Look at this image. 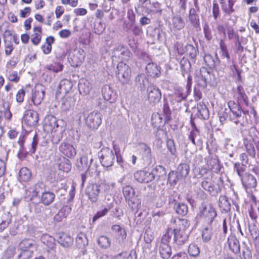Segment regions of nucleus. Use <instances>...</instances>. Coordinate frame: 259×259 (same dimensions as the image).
I'll list each match as a JSON object with an SVG mask.
<instances>
[{
    "label": "nucleus",
    "mask_w": 259,
    "mask_h": 259,
    "mask_svg": "<svg viewBox=\"0 0 259 259\" xmlns=\"http://www.w3.org/2000/svg\"><path fill=\"white\" fill-rule=\"evenodd\" d=\"M129 206L133 211H138L141 204V201L136 196H134L126 200Z\"/></svg>",
    "instance_id": "obj_39"
},
{
    "label": "nucleus",
    "mask_w": 259,
    "mask_h": 259,
    "mask_svg": "<svg viewBox=\"0 0 259 259\" xmlns=\"http://www.w3.org/2000/svg\"><path fill=\"white\" fill-rule=\"evenodd\" d=\"M140 58L142 61L141 63L145 64L146 65H151L153 64L150 56L145 52L141 53Z\"/></svg>",
    "instance_id": "obj_56"
},
{
    "label": "nucleus",
    "mask_w": 259,
    "mask_h": 259,
    "mask_svg": "<svg viewBox=\"0 0 259 259\" xmlns=\"http://www.w3.org/2000/svg\"><path fill=\"white\" fill-rule=\"evenodd\" d=\"M3 221L0 223V232L6 228L11 223V220L9 217V213H4L3 216Z\"/></svg>",
    "instance_id": "obj_50"
},
{
    "label": "nucleus",
    "mask_w": 259,
    "mask_h": 259,
    "mask_svg": "<svg viewBox=\"0 0 259 259\" xmlns=\"http://www.w3.org/2000/svg\"><path fill=\"white\" fill-rule=\"evenodd\" d=\"M104 99L110 103L114 102L116 100V94L109 86H105L102 89Z\"/></svg>",
    "instance_id": "obj_18"
},
{
    "label": "nucleus",
    "mask_w": 259,
    "mask_h": 259,
    "mask_svg": "<svg viewBox=\"0 0 259 259\" xmlns=\"http://www.w3.org/2000/svg\"><path fill=\"white\" fill-rule=\"evenodd\" d=\"M219 205L222 212H226L231 209V204L225 196L220 197Z\"/></svg>",
    "instance_id": "obj_28"
},
{
    "label": "nucleus",
    "mask_w": 259,
    "mask_h": 259,
    "mask_svg": "<svg viewBox=\"0 0 259 259\" xmlns=\"http://www.w3.org/2000/svg\"><path fill=\"white\" fill-rule=\"evenodd\" d=\"M219 46L221 49L222 56L226 58L228 60H229L230 59V55L229 54L227 45L226 44L224 39H220L219 41Z\"/></svg>",
    "instance_id": "obj_44"
},
{
    "label": "nucleus",
    "mask_w": 259,
    "mask_h": 259,
    "mask_svg": "<svg viewBox=\"0 0 259 259\" xmlns=\"http://www.w3.org/2000/svg\"><path fill=\"white\" fill-rule=\"evenodd\" d=\"M185 53L186 57H189L192 61V63H195V59L198 52V49L193 45L187 44L185 46Z\"/></svg>",
    "instance_id": "obj_23"
},
{
    "label": "nucleus",
    "mask_w": 259,
    "mask_h": 259,
    "mask_svg": "<svg viewBox=\"0 0 259 259\" xmlns=\"http://www.w3.org/2000/svg\"><path fill=\"white\" fill-rule=\"evenodd\" d=\"M92 89V84L90 82L85 78H81L78 83V90L80 94L87 95Z\"/></svg>",
    "instance_id": "obj_19"
},
{
    "label": "nucleus",
    "mask_w": 259,
    "mask_h": 259,
    "mask_svg": "<svg viewBox=\"0 0 259 259\" xmlns=\"http://www.w3.org/2000/svg\"><path fill=\"white\" fill-rule=\"evenodd\" d=\"M31 177V173L26 167H22L19 172V180L21 182H27Z\"/></svg>",
    "instance_id": "obj_35"
},
{
    "label": "nucleus",
    "mask_w": 259,
    "mask_h": 259,
    "mask_svg": "<svg viewBox=\"0 0 259 259\" xmlns=\"http://www.w3.org/2000/svg\"><path fill=\"white\" fill-rule=\"evenodd\" d=\"M197 116L199 118L206 120L209 116V113L208 108L203 102H199L197 105Z\"/></svg>",
    "instance_id": "obj_22"
},
{
    "label": "nucleus",
    "mask_w": 259,
    "mask_h": 259,
    "mask_svg": "<svg viewBox=\"0 0 259 259\" xmlns=\"http://www.w3.org/2000/svg\"><path fill=\"white\" fill-rule=\"evenodd\" d=\"M190 167L187 163H181L179 165L177 172L182 178H186L189 174Z\"/></svg>",
    "instance_id": "obj_33"
},
{
    "label": "nucleus",
    "mask_w": 259,
    "mask_h": 259,
    "mask_svg": "<svg viewBox=\"0 0 259 259\" xmlns=\"http://www.w3.org/2000/svg\"><path fill=\"white\" fill-rule=\"evenodd\" d=\"M208 166L209 168L214 172L218 173L220 171L221 167L217 159H210L208 161Z\"/></svg>",
    "instance_id": "obj_42"
},
{
    "label": "nucleus",
    "mask_w": 259,
    "mask_h": 259,
    "mask_svg": "<svg viewBox=\"0 0 259 259\" xmlns=\"http://www.w3.org/2000/svg\"><path fill=\"white\" fill-rule=\"evenodd\" d=\"M41 241L50 249H53L55 246V239L48 234L43 235L41 237Z\"/></svg>",
    "instance_id": "obj_30"
},
{
    "label": "nucleus",
    "mask_w": 259,
    "mask_h": 259,
    "mask_svg": "<svg viewBox=\"0 0 259 259\" xmlns=\"http://www.w3.org/2000/svg\"><path fill=\"white\" fill-rule=\"evenodd\" d=\"M139 148L142 154L143 159L148 161H151V150L150 148L147 144L143 143L139 144Z\"/></svg>",
    "instance_id": "obj_24"
},
{
    "label": "nucleus",
    "mask_w": 259,
    "mask_h": 259,
    "mask_svg": "<svg viewBox=\"0 0 259 259\" xmlns=\"http://www.w3.org/2000/svg\"><path fill=\"white\" fill-rule=\"evenodd\" d=\"M101 115L98 112L90 113L85 119V123L91 128L96 129L101 123Z\"/></svg>",
    "instance_id": "obj_7"
},
{
    "label": "nucleus",
    "mask_w": 259,
    "mask_h": 259,
    "mask_svg": "<svg viewBox=\"0 0 259 259\" xmlns=\"http://www.w3.org/2000/svg\"><path fill=\"white\" fill-rule=\"evenodd\" d=\"M188 251L190 255L192 256H198L200 254V249L197 245L192 243L188 247Z\"/></svg>",
    "instance_id": "obj_51"
},
{
    "label": "nucleus",
    "mask_w": 259,
    "mask_h": 259,
    "mask_svg": "<svg viewBox=\"0 0 259 259\" xmlns=\"http://www.w3.org/2000/svg\"><path fill=\"white\" fill-rule=\"evenodd\" d=\"M199 217L205 225H210L217 216L214 208L210 204L202 205L200 208Z\"/></svg>",
    "instance_id": "obj_2"
},
{
    "label": "nucleus",
    "mask_w": 259,
    "mask_h": 259,
    "mask_svg": "<svg viewBox=\"0 0 259 259\" xmlns=\"http://www.w3.org/2000/svg\"><path fill=\"white\" fill-rule=\"evenodd\" d=\"M76 154L74 148L70 145H66V156L71 158Z\"/></svg>",
    "instance_id": "obj_58"
},
{
    "label": "nucleus",
    "mask_w": 259,
    "mask_h": 259,
    "mask_svg": "<svg viewBox=\"0 0 259 259\" xmlns=\"http://www.w3.org/2000/svg\"><path fill=\"white\" fill-rule=\"evenodd\" d=\"M212 15L214 20H217L220 16V11L218 4L213 2L212 9Z\"/></svg>",
    "instance_id": "obj_59"
},
{
    "label": "nucleus",
    "mask_w": 259,
    "mask_h": 259,
    "mask_svg": "<svg viewBox=\"0 0 259 259\" xmlns=\"http://www.w3.org/2000/svg\"><path fill=\"white\" fill-rule=\"evenodd\" d=\"M148 79L144 74L139 75L136 78V84L141 90H144L146 86L148 84Z\"/></svg>",
    "instance_id": "obj_34"
},
{
    "label": "nucleus",
    "mask_w": 259,
    "mask_h": 259,
    "mask_svg": "<svg viewBox=\"0 0 259 259\" xmlns=\"http://www.w3.org/2000/svg\"><path fill=\"white\" fill-rule=\"evenodd\" d=\"M221 9L225 16L231 15L235 12V0H219Z\"/></svg>",
    "instance_id": "obj_13"
},
{
    "label": "nucleus",
    "mask_w": 259,
    "mask_h": 259,
    "mask_svg": "<svg viewBox=\"0 0 259 259\" xmlns=\"http://www.w3.org/2000/svg\"><path fill=\"white\" fill-rule=\"evenodd\" d=\"M165 122L160 114L156 113L152 115L151 123L155 128H158L160 127Z\"/></svg>",
    "instance_id": "obj_29"
},
{
    "label": "nucleus",
    "mask_w": 259,
    "mask_h": 259,
    "mask_svg": "<svg viewBox=\"0 0 259 259\" xmlns=\"http://www.w3.org/2000/svg\"><path fill=\"white\" fill-rule=\"evenodd\" d=\"M148 75L152 77H157L160 73V66H146L145 68Z\"/></svg>",
    "instance_id": "obj_38"
},
{
    "label": "nucleus",
    "mask_w": 259,
    "mask_h": 259,
    "mask_svg": "<svg viewBox=\"0 0 259 259\" xmlns=\"http://www.w3.org/2000/svg\"><path fill=\"white\" fill-rule=\"evenodd\" d=\"M244 166H243L242 164L241 165L240 163L238 162L235 163L234 165V169L237 171V174L241 179L242 177L243 176V173L245 171Z\"/></svg>",
    "instance_id": "obj_62"
},
{
    "label": "nucleus",
    "mask_w": 259,
    "mask_h": 259,
    "mask_svg": "<svg viewBox=\"0 0 259 259\" xmlns=\"http://www.w3.org/2000/svg\"><path fill=\"white\" fill-rule=\"evenodd\" d=\"M45 188V186L42 182H38L34 186L30 187L28 190V192L29 193L31 199L34 197H36L38 193H42Z\"/></svg>",
    "instance_id": "obj_21"
},
{
    "label": "nucleus",
    "mask_w": 259,
    "mask_h": 259,
    "mask_svg": "<svg viewBox=\"0 0 259 259\" xmlns=\"http://www.w3.org/2000/svg\"><path fill=\"white\" fill-rule=\"evenodd\" d=\"M212 71V68L207 66H202L200 68L198 72L196 73L195 81L198 86L202 89H205L207 86V76Z\"/></svg>",
    "instance_id": "obj_4"
},
{
    "label": "nucleus",
    "mask_w": 259,
    "mask_h": 259,
    "mask_svg": "<svg viewBox=\"0 0 259 259\" xmlns=\"http://www.w3.org/2000/svg\"><path fill=\"white\" fill-rule=\"evenodd\" d=\"M243 247L242 255L244 259H252V253L249 246L244 243Z\"/></svg>",
    "instance_id": "obj_57"
},
{
    "label": "nucleus",
    "mask_w": 259,
    "mask_h": 259,
    "mask_svg": "<svg viewBox=\"0 0 259 259\" xmlns=\"http://www.w3.org/2000/svg\"><path fill=\"white\" fill-rule=\"evenodd\" d=\"M233 51L235 54H241L244 51V47L241 45V42L239 35H236V39L234 42Z\"/></svg>",
    "instance_id": "obj_47"
},
{
    "label": "nucleus",
    "mask_w": 259,
    "mask_h": 259,
    "mask_svg": "<svg viewBox=\"0 0 259 259\" xmlns=\"http://www.w3.org/2000/svg\"><path fill=\"white\" fill-rule=\"evenodd\" d=\"M171 223L174 228L172 231H176L177 229L178 231L190 232L187 229L189 227L190 223L186 219H175L171 221Z\"/></svg>",
    "instance_id": "obj_11"
},
{
    "label": "nucleus",
    "mask_w": 259,
    "mask_h": 259,
    "mask_svg": "<svg viewBox=\"0 0 259 259\" xmlns=\"http://www.w3.org/2000/svg\"><path fill=\"white\" fill-rule=\"evenodd\" d=\"M151 172L155 174V177H157L158 179L164 178L166 175L165 169L162 165L156 166Z\"/></svg>",
    "instance_id": "obj_43"
},
{
    "label": "nucleus",
    "mask_w": 259,
    "mask_h": 259,
    "mask_svg": "<svg viewBox=\"0 0 259 259\" xmlns=\"http://www.w3.org/2000/svg\"><path fill=\"white\" fill-rule=\"evenodd\" d=\"M100 162L104 167H109L113 165L114 155L109 149L106 148L101 151Z\"/></svg>",
    "instance_id": "obj_6"
},
{
    "label": "nucleus",
    "mask_w": 259,
    "mask_h": 259,
    "mask_svg": "<svg viewBox=\"0 0 259 259\" xmlns=\"http://www.w3.org/2000/svg\"><path fill=\"white\" fill-rule=\"evenodd\" d=\"M31 8L30 7H26L19 11V15L21 18H24L29 16L31 13Z\"/></svg>",
    "instance_id": "obj_61"
},
{
    "label": "nucleus",
    "mask_w": 259,
    "mask_h": 259,
    "mask_svg": "<svg viewBox=\"0 0 259 259\" xmlns=\"http://www.w3.org/2000/svg\"><path fill=\"white\" fill-rule=\"evenodd\" d=\"M147 98L150 105H154L161 100V93L160 89L155 85H150L147 89Z\"/></svg>",
    "instance_id": "obj_5"
},
{
    "label": "nucleus",
    "mask_w": 259,
    "mask_h": 259,
    "mask_svg": "<svg viewBox=\"0 0 259 259\" xmlns=\"http://www.w3.org/2000/svg\"><path fill=\"white\" fill-rule=\"evenodd\" d=\"M185 46L180 41H177L174 44L173 49L174 51L177 53L179 55H183L185 53Z\"/></svg>",
    "instance_id": "obj_52"
},
{
    "label": "nucleus",
    "mask_w": 259,
    "mask_h": 259,
    "mask_svg": "<svg viewBox=\"0 0 259 259\" xmlns=\"http://www.w3.org/2000/svg\"><path fill=\"white\" fill-rule=\"evenodd\" d=\"M33 252V249L22 250L18 256V259H29L31 257Z\"/></svg>",
    "instance_id": "obj_60"
},
{
    "label": "nucleus",
    "mask_w": 259,
    "mask_h": 259,
    "mask_svg": "<svg viewBox=\"0 0 259 259\" xmlns=\"http://www.w3.org/2000/svg\"><path fill=\"white\" fill-rule=\"evenodd\" d=\"M56 123V120L54 117H49L45 120V126L47 127L48 126H50L49 130H51L54 128Z\"/></svg>",
    "instance_id": "obj_63"
},
{
    "label": "nucleus",
    "mask_w": 259,
    "mask_h": 259,
    "mask_svg": "<svg viewBox=\"0 0 259 259\" xmlns=\"http://www.w3.org/2000/svg\"><path fill=\"white\" fill-rule=\"evenodd\" d=\"M241 182L246 190L250 188H254L257 185L255 178L252 175L246 173L242 177Z\"/></svg>",
    "instance_id": "obj_14"
},
{
    "label": "nucleus",
    "mask_w": 259,
    "mask_h": 259,
    "mask_svg": "<svg viewBox=\"0 0 259 259\" xmlns=\"http://www.w3.org/2000/svg\"><path fill=\"white\" fill-rule=\"evenodd\" d=\"M176 212L181 215H186L188 211L187 205L185 203H178L175 206Z\"/></svg>",
    "instance_id": "obj_46"
},
{
    "label": "nucleus",
    "mask_w": 259,
    "mask_h": 259,
    "mask_svg": "<svg viewBox=\"0 0 259 259\" xmlns=\"http://www.w3.org/2000/svg\"><path fill=\"white\" fill-rule=\"evenodd\" d=\"M228 244L230 250L234 253L240 252V243L235 235H231L228 238Z\"/></svg>",
    "instance_id": "obj_20"
},
{
    "label": "nucleus",
    "mask_w": 259,
    "mask_h": 259,
    "mask_svg": "<svg viewBox=\"0 0 259 259\" xmlns=\"http://www.w3.org/2000/svg\"><path fill=\"white\" fill-rule=\"evenodd\" d=\"M19 246L22 250H30L31 249L35 250L36 245L34 241L31 239H24L21 242Z\"/></svg>",
    "instance_id": "obj_25"
},
{
    "label": "nucleus",
    "mask_w": 259,
    "mask_h": 259,
    "mask_svg": "<svg viewBox=\"0 0 259 259\" xmlns=\"http://www.w3.org/2000/svg\"><path fill=\"white\" fill-rule=\"evenodd\" d=\"M55 195L49 192H43L41 196V202L45 205H49L54 200Z\"/></svg>",
    "instance_id": "obj_37"
},
{
    "label": "nucleus",
    "mask_w": 259,
    "mask_h": 259,
    "mask_svg": "<svg viewBox=\"0 0 259 259\" xmlns=\"http://www.w3.org/2000/svg\"><path fill=\"white\" fill-rule=\"evenodd\" d=\"M117 77L123 83H126L131 76V69L128 66H117Z\"/></svg>",
    "instance_id": "obj_12"
},
{
    "label": "nucleus",
    "mask_w": 259,
    "mask_h": 259,
    "mask_svg": "<svg viewBox=\"0 0 259 259\" xmlns=\"http://www.w3.org/2000/svg\"><path fill=\"white\" fill-rule=\"evenodd\" d=\"M237 94L238 95L237 102L239 104L244 103L246 105H248V101L247 96L246 95L244 89L241 85H239L237 88Z\"/></svg>",
    "instance_id": "obj_32"
},
{
    "label": "nucleus",
    "mask_w": 259,
    "mask_h": 259,
    "mask_svg": "<svg viewBox=\"0 0 259 259\" xmlns=\"http://www.w3.org/2000/svg\"><path fill=\"white\" fill-rule=\"evenodd\" d=\"M241 104H239L238 102L236 104L233 101H230L228 103V105L230 111L237 118L241 116Z\"/></svg>",
    "instance_id": "obj_26"
},
{
    "label": "nucleus",
    "mask_w": 259,
    "mask_h": 259,
    "mask_svg": "<svg viewBox=\"0 0 259 259\" xmlns=\"http://www.w3.org/2000/svg\"><path fill=\"white\" fill-rule=\"evenodd\" d=\"M189 234L190 232L178 231L176 229V231H172L170 235L171 236L172 234L174 235V243L178 246H180L188 241Z\"/></svg>",
    "instance_id": "obj_10"
},
{
    "label": "nucleus",
    "mask_w": 259,
    "mask_h": 259,
    "mask_svg": "<svg viewBox=\"0 0 259 259\" xmlns=\"http://www.w3.org/2000/svg\"><path fill=\"white\" fill-rule=\"evenodd\" d=\"M244 145L248 155L250 157L254 158L255 157L256 152L253 143L249 141H246L245 142Z\"/></svg>",
    "instance_id": "obj_48"
},
{
    "label": "nucleus",
    "mask_w": 259,
    "mask_h": 259,
    "mask_svg": "<svg viewBox=\"0 0 259 259\" xmlns=\"http://www.w3.org/2000/svg\"><path fill=\"white\" fill-rule=\"evenodd\" d=\"M111 207L112 206L111 205H109L108 207H105L103 210L98 211L93 217V222H95L100 218L105 215Z\"/></svg>",
    "instance_id": "obj_55"
},
{
    "label": "nucleus",
    "mask_w": 259,
    "mask_h": 259,
    "mask_svg": "<svg viewBox=\"0 0 259 259\" xmlns=\"http://www.w3.org/2000/svg\"><path fill=\"white\" fill-rule=\"evenodd\" d=\"M123 194L126 200L135 196L134 189L130 186H125L123 188Z\"/></svg>",
    "instance_id": "obj_45"
},
{
    "label": "nucleus",
    "mask_w": 259,
    "mask_h": 259,
    "mask_svg": "<svg viewBox=\"0 0 259 259\" xmlns=\"http://www.w3.org/2000/svg\"><path fill=\"white\" fill-rule=\"evenodd\" d=\"M45 91L41 90H36L32 96V102L33 103L34 105L37 106L39 105L44 97Z\"/></svg>",
    "instance_id": "obj_27"
},
{
    "label": "nucleus",
    "mask_w": 259,
    "mask_h": 259,
    "mask_svg": "<svg viewBox=\"0 0 259 259\" xmlns=\"http://www.w3.org/2000/svg\"><path fill=\"white\" fill-rule=\"evenodd\" d=\"M155 175L153 172L138 170L134 173V177L139 183H148L155 179Z\"/></svg>",
    "instance_id": "obj_9"
},
{
    "label": "nucleus",
    "mask_w": 259,
    "mask_h": 259,
    "mask_svg": "<svg viewBox=\"0 0 259 259\" xmlns=\"http://www.w3.org/2000/svg\"><path fill=\"white\" fill-rule=\"evenodd\" d=\"M98 245L102 248L106 249L111 245L110 239L106 236H101L97 240Z\"/></svg>",
    "instance_id": "obj_40"
},
{
    "label": "nucleus",
    "mask_w": 259,
    "mask_h": 259,
    "mask_svg": "<svg viewBox=\"0 0 259 259\" xmlns=\"http://www.w3.org/2000/svg\"><path fill=\"white\" fill-rule=\"evenodd\" d=\"M121 59L120 63L126 65V62L130 60L131 58V52L128 50L123 51L119 56Z\"/></svg>",
    "instance_id": "obj_54"
},
{
    "label": "nucleus",
    "mask_w": 259,
    "mask_h": 259,
    "mask_svg": "<svg viewBox=\"0 0 259 259\" xmlns=\"http://www.w3.org/2000/svg\"><path fill=\"white\" fill-rule=\"evenodd\" d=\"M110 189V186L105 182L90 184L86 188L85 192L88 199L92 203L98 201L100 194L103 192H107Z\"/></svg>",
    "instance_id": "obj_1"
},
{
    "label": "nucleus",
    "mask_w": 259,
    "mask_h": 259,
    "mask_svg": "<svg viewBox=\"0 0 259 259\" xmlns=\"http://www.w3.org/2000/svg\"><path fill=\"white\" fill-rule=\"evenodd\" d=\"M172 25L174 30H179L185 26V22L180 16H174L172 19Z\"/></svg>",
    "instance_id": "obj_31"
},
{
    "label": "nucleus",
    "mask_w": 259,
    "mask_h": 259,
    "mask_svg": "<svg viewBox=\"0 0 259 259\" xmlns=\"http://www.w3.org/2000/svg\"><path fill=\"white\" fill-rule=\"evenodd\" d=\"M38 121V115L36 112L31 110H26L23 118V122L28 126L35 125Z\"/></svg>",
    "instance_id": "obj_8"
},
{
    "label": "nucleus",
    "mask_w": 259,
    "mask_h": 259,
    "mask_svg": "<svg viewBox=\"0 0 259 259\" xmlns=\"http://www.w3.org/2000/svg\"><path fill=\"white\" fill-rule=\"evenodd\" d=\"M212 229L210 225L205 227L202 231V238L204 241L208 242L212 236Z\"/></svg>",
    "instance_id": "obj_41"
},
{
    "label": "nucleus",
    "mask_w": 259,
    "mask_h": 259,
    "mask_svg": "<svg viewBox=\"0 0 259 259\" xmlns=\"http://www.w3.org/2000/svg\"><path fill=\"white\" fill-rule=\"evenodd\" d=\"M182 179L177 172L171 171L169 173L168 181L170 184H175L180 179Z\"/></svg>",
    "instance_id": "obj_53"
},
{
    "label": "nucleus",
    "mask_w": 259,
    "mask_h": 259,
    "mask_svg": "<svg viewBox=\"0 0 259 259\" xmlns=\"http://www.w3.org/2000/svg\"><path fill=\"white\" fill-rule=\"evenodd\" d=\"M171 239V236L169 231L164 234L159 244L158 250L161 257L164 259L169 258L171 255V246L168 243Z\"/></svg>",
    "instance_id": "obj_3"
},
{
    "label": "nucleus",
    "mask_w": 259,
    "mask_h": 259,
    "mask_svg": "<svg viewBox=\"0 0 259 259\" xmlns=\"http://www.w3.org/2000/svg\"><path fill=\"white\" fill-rule=\"evenodd\" d=\"M76 244L77 247L83 248L88 244V240L85 234L79 233L76 239Z\"/></svg>",
    "instance_id": "obj_36"
},
{
    "label": "nucleus",
    "mask_w": 259,
    "mask_h": 259,
    "mask_svg": "<svg viewBox=\"0 0 259 259\" xmlns=\"http://www.w3.org/2000/svg\"><path fill=\"white\" fill-rule=\"evenodd\" d=\"M111 229L115 234L117 240L118 242L122 244L123 243L124 240L126 237V233L125 230L119 225H115L112 226Z\"/></svg>",
    "instance_id": "obj_17"
},
{
    "label": "nucleus",
    "mask_w": 259,
    "mask_h": 259,
    "mask_svg": "<svg viewBox=\"0 0 259 259\" xmlns=\"http://www.w3.org/2000/svg\"><path fill=\"white\" fill-rule=\"evenodd\" d=\"M38 144V138L36 135H35L33 138L32 142L31 144V148L29 149V152L31 154L35 153L36 147Z\"/></svg>",
    "instance_id": "obj_64"
},
{
    "label": "nucleus",
    "mask_w": 259,
    "mask_h": 259,
    "mask_svg": "<svg viewBox=\"0 0 259 259\" xmlns=\"http://www.w3.org/2000/svg\"><path fill=\"white\" fill-rule=\"evenodd\" d=\"M202 188L209 193H212L214 191V185L210 180H205L201 183Z\"/></svg>",
    "instance_id": "obj_49"
},
{
    "label": "nucleus",
    "mask_w": 259,
    "mask_h": 259,
    "mask_svg": "<svg viewBox=\"0 0 259 259\" xmlns=\"http://www.w3.org/2000/svg\"><path fill=\"white\" fill-rule=\"evenodd\" d=\"M33 33L31 35V41L35 46H37L41 41L42 34V27L35 25L33 27Z\"/></svg>",
    "instance_id": "obj_16"
},
{
    "label": "nucleus",
    "mask_w": 259,
    "mask_h": 259,
    "mask_svg": "<svg viewBox=\"0 0 259 259\" xmlns=\"http://www.w3.org/2000/svg\"><path fill=\"white\" fill-rule=\"evenodd\" d=\"M189 21L196 30L200 29V19L196 10L194 8L190 9L188 15Z\"/></svg>",
    "instance_id": "obj_15"
}]
</instances>
